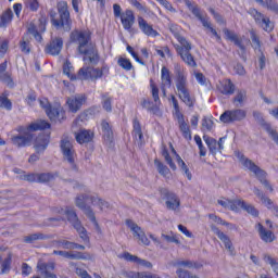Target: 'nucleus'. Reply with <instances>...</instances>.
<instances>
[{"label":"nucleus","instance_id":"f257e3e1","mask_svg":"<svg viewBox=\"0 0 278 278\" xmlns=\"http://www.w3.org/2000/svg\"><path fill=\"white\" fill-rule=\"evenodd\" d=\"M175 84L178 98L188 108H194V99L190 96V89H188V72L179 63L174 65Z\"/></svg>","mask_w":278,"mask_h":278},{"label":"nucleus","instance_id":"f03ea898","mask_svg":"<svg viewBox=\"0 0 278 278\" xmlns=\"http://www.w3.org/2000/svg\"><path fill=\"white\" fill-rule=\"evenodd\" d=\"M42 129H51V124L47 121H40L37 123H33L28 126H18L17 131L20 135L13 136L11 138V142L15 147H29L31 144V140H34V135H31V131H40Z\"/></svg>","mask_w":278,"mask_h":278},{"label":"nucleus","instance_id":"7ed1b4c3","mask_svg":"<svg viewBox=\"0 0 278 278\" xmlns=\"http://www.w3.org/2000/svg\"><path fill=\"white\" fill-rule=\"evenodd\" d=\"M169 30L173 33L176 40H178L179 45H175L176 53L180 56L182 62L187 64V66H191V68H197V61H194V55L190 53L192 51V43L186 40V38L179 35V26L172 24L169 26Z\"/></svg>","mask_w":278,"mask_h":278},{"label":"nucleus","instance_id":"20e7f679","mask_svg":"<svg viewBox=\"0 0 278 278\" xmlns=\"http://www.w3.org/2000/svg\"><path fill=\"white\" fill-rule=\"evenodd\" d=\"M59 18L55 17V13H51V22L56 29H64V31H71V12H68V3L61 1L58 3Z\"/></svg>","mask_w":278,"mask_h":278},{"label":"nucleus","instance_id":"39448f33","mask_svg":"<svg viewBox=\"0 0 278 278\" xmlns=\"http://www.w3.org/2000/svg\"><path fill=\"white\" fill-rule=\"evenodd\" d=\"M237 157L240 160L242 166H244V168H248V170H250L251 173L255 174V177H257L258 181L264 185V187L269 190V192H273V186H270V182H268L266 180V172L262 168H260V166L255 165V163L253 161H251L250 159H247L244 154H240L238 153Z\"/></svg>","mask_w":278,"mask_h":278},{"label":"nucleus","instance_id":"423d86ee","mask_svg":"<svg viewBox=\"0 0 278 278\" xmlns=\"http://www.w3.org/2000/svg\"><path fill=\"white\" fill-rule=\"evenodd\" d=\"M103 75H110V67L102 66L101 68H94L92 66H83L78 71V79L97 81V79H101Z\"/></svg>","mask_w":278,"mask_h":278},{"label":"nucleus","instance_id":"0eeeda50","mask_svg":"<svg viewBox=\"0 0 278 278\" xmlns=\"http://www.w3.org/2000/svg\"><path fill=\"white\" fill-rule=\"evenodd\" d=\"M70 40L71 42H74L75 45H78V52L86 51V47H89V45H92L90 42L91 37H90V31L88 30H73L70 35Z\"/></svg>","mask_w":278,"mask_h":278},{"label":"nucleus","instance_id":"6e6552de","mask_svg":"<svg viewBox=\"0 0 278 278\" xmlns=\"http://www.w3.org/2000/svg\"><path fill=\"white\" fill-rule=\"evenodd\" d=\"M170 99L174 105V110L176 112L179 129L184 138L186 140H192V131H190V126H188V123H186L184 114H181V111L179 110V101H177V98H175V96H172Z\"/></svg>","mask_w":278,"mask_h":278},{"label":"nucleus","instance_id":"1a4fd4ad","mask_svg":"<svg viewBox=\"0 0 278 278\" xmlns=\"http://www.w3.org/2000/svg\"><path fill=\"white\" fill-rule=\"evenodd\" d=\"M248 14H250V16L254 18L256 25H258L261 29H264V31H267V34H270V31L275 29V24L270 21V17H267L256 9H249Z\"/></svg>","mask_w":278,"mask_h":278},{"label":"nucleus","instance_id":"9d476101","mask_svg":"<svg viewBox=\"0 0 278 278\" xmlns=\"http://www.w3.org/2000/svg\"><path fill=\"white\" fill-rule=\"evenodd\" d=\"M65 216H67L68 223H71L74 229H76L77 233L79 235V238H81V240L84 241L88 240L86 228L83 227L79 217H77V213H75V210L73 207H66Z\"/></svg>","mask_w":278,"mask_h":278},{"label":"nucleus","instance_id":"9b49d317","mask_svg":"<svg viewBox=\"0 0 278 278\" xmlns=\"http://www.w3.org/2000/svg\"><path fill=\"white\" fill-rule=\"evenodd\" d=\"M160 194H161V199L165 201V205L167 210H172L173 212H175L179 207V205H181V200H179V197H177V193L166 188H161Z\"/></svg>","mask_w":278,"mask_h":278},{"label":"nucleus","instance_id":"f8f14e48","mask_svg":"<svg viewBox=\"0 0 278 278\" xmlns=\"http://www.w3.org/2000/svg\"><path fill=\"white\" fill-rule=\"evenodd\" d=\"M61 150L64 156V160H66L72 168V170H79L77 165L75 164V149L73 148V143L68 141V139H63L61 141Z\"/></svg>","mask_w":278,"mask_h":278},{"label":"nucleus","instance_id":"ddd939ff","mask_svg":"<svg viewBox=\"0 0 278 278\" xmlns=\"http://www.w3.org/2000/svg\"><path fill=\"white\" fill-rule=\"evenodd\" d=\"M244 118H247V111L242 109H235L224 112L220 115L219 121H222V123H236L244 121Z\"/></svg>","mask_w":278,"mask_h":278},{"label":"nucleus","instance_id":"4468645a","mask_svg":"<svg viewBox=\"0 0 278 278\" xmlns=\"http://www.w3.org/2000/svg\"><path fill=\"white\" fill-rule=\"evenodd\" d=\"M46 114L52 123H62L66 121V111H64L62 105H49L46 110Z\"/></svg>","mask_w":278,"mask_h":278},{"label":"nucleus","instance_id":"2eb2a0df","mask_svg":"<svg viewBox=\"0 0 278 278\" xmlns=\"http://www.w3.org/2000/svg\"><path fill=\"white\" fill-rule=\"evenodd\" d=\"M78 53H80V55H85L83 58L84 62H90V64L94 65L99 64V50L94 43L87 46L84 52L79 51Z\"/></svg>","mask_w":278,"mask_h":278},{"label":"nucleus","instance_id":"dca6fc26","mask_svg":"<svg viewBox=\"0 0 278 278\" xmlns=\"http://www.w3.org/2000/svg\"><path fill=\"white\" fill-rule=\"evenodd\" d=\"M53 255H60L65 260H92V256L88 253H83L79 251H62V250H54L52 252Z\"/></svg>","mask_w":278,"mask_h":278},{"label":"nucleus","instance_id":"f3484780","mask_svg":"<svg viewBox=\"0 0 278 278\" xmlns=\"http://www.w3.org/2000/svg\"><path fill=\"white\" fill-rule=\"evenodd\" d=\"M64 47V40L61 37L51 38L50 42L46 46L45 51L49 55H60Z\"/></svg>","mask_w":278,"mask_h":278},{"label":"nucleus","instance_id":"a211bd4d","mask_svg":"<svg viewBox=\"0 0 278 278\" xmlns=\"http://www.w3.org/2000/svg\"><path fill=\"white\" fill-rule=\"evenodd\" d=\"M66 103L68 105L70 112L73 114H77L81 110V105L86 103V96L85 94H75L67 98Z\"/></svg>","mask_w":278,"mask_h":278},{"label":"nucleus","instance_id":"6ab92c4d","mask_svg":"<svg viewBox=\"0 0 278 278\" xmlns=\"http://www.w3.org/2000/svg\"><path fill=\"white\" fill-rule=\"evenodd\" d=\"M211 230L213 231V233H215V236H217V238H219L220 241H223L225 249L228 250L230 255H235L236 248H233V243L231 242L229 236L220 231V229H218V227H216L215 225L211 226Z\"/></svg>","mask_w":278,"mask_h":278},{"label":"nucleus","instance_id":"aec40b11","mask_svg":"<svg viewBox=\"0 0 278 278\" xmlns=\"http://www.w3.org/2000/svg\"><path fill=\"white\" fill-rule=\"evenodd\" d=\"M137 23H138V27L140 29V31H142V34H144V36H148L150 38H157V36H160V33L157 30H155L153 28V26L151 24H149V22H147V20H144V17L138 16Z\"/></svg>","mask_w":278,"mask_h":278},{"label":"nucleus","instance_id":"412c9836","mask_svg":"<svg viewBox=\"0 0 278 278\" xmlns=\"http://www.w3.org/2000/svg\"><path fill=\"white\" fill-rule=\"evenodd\" d=\"M37 270H39L42 278H58V275L51 273L52 270H55V263L53 262L46 263L39 261L37 263Z\"/></svg>","mask_w":278,"mask_h":278},{"label":"nucleus","instance_id":"4be33fe9","mask_svg":"<svg viewBox=\"0 0 278 278\" xmlns=\"http://www.w3.org/2000/svg\"><path fill=\"white\" fill-rule=\"evenodd\" d=\"M121 23L126 31H131V28L136 24V15L132 10L127 9L122 13Z\"/></svg>","mask_w":278,"mask_h":278},{"label":"nucleus","instance_id":"5701e85b","mask_svg":"<svg viewBox=\"0 0 278 278\" xmlns=\"http://www.w3.org/2000/svg\"><path fill=\"white\" fill-rule=\"evenodd\" d=\"M217 90L222 94L231 96L236 92V85L231 81V79H224L217 84Z\"/></svg>","mask_w":278,"mask_h":278},{"label":"nucleus","instance_id":"b1692460","mask_svg":"<svg viewBox=\"0 0 278 278\" xmlns=\"http://www.w3.org/2000/svg\"><path fill=\"white\" fill-rule=\"evenodd\" d=\"M256 229L258 231L261 240L266 243L275 242V232L266 229L262 224H256Z\"/></svg>","mask_w":278,"mask_h":278},{"label":"nucleus","instance_id":"393cba45","mask_svg":"<svg viewBox=\"0 0 278 278\" xmlns=\"http://www.w3.org/2000/svg\"><path fill=\"white\" fill-rule=\"evenodd\" d=\"M224 36H226V40H230V42H233L236 47H239L241 51H245L244 45H242V39L238 38V35L229 28H224L223 29Z\"/></svg>","mask_w":278,"mask_h":278},{"label":"nucleus","instance_id":"a878e982","mask_svg":"<svg viewBox=\"0 0 278 278\" xmlns=\"http://www.w3.org/2000/svg\"><path fill=\"white\" fill-rule=\"evenodd\" d=\"M34 147L37 153H43V151L47 150V147H49V136L39 135L35 140Z\"/></svg>","mask_w":278,"mask_h":278},{"label":"nucleus","instance_id":"bb28decb","mask_svg":"<svg viewBox=\"0 0 278 278\" xmlns=\"http://www.w3.org/2000/svg\"><path fill=\"white\" fill-rule=\"evenodd\" d=\"M101 129L104 140L106 142H112V140H114V131L112 130V124L104 119L101 122Z\"/></svg>","mask_w":278,"mask_h":278},{"label":"nucleus","instance_id":"cd10ccee","mask_svg":"<svg viewBox=\"0 0 278 278\" xmlns=\"http://www.w3.org/2000/svg\"><path fill=\"white\" fill-rule=\"evenodd\" d=\"M237 207L238 212L241 208L244 210V212H248V214H251V216H260V211H257V208H255V206H253L252 204L244 202V200H238Z\"/></svg>","mask_w":278,"mask_h":278},{"label":"nucleus","instance_id":"c85d7f7f","mask_svg":"<svg viewBox=\"0 0 278 278\" xmlns=\"http://www.w3.org/2000/svg\"><path fill=\"white\" fill-rule=\"evenodd\" d=\"M51 236L45 235L42 232H36L24 237V242L26 244H34V242H38V240H50Z\"/></svg>","mask_w":278,"mask_h":278},{"label":"nucleus","instance_id":"c756f323","mask_svg":"<svg viewBox=\"0 0 278 278\" xmlns=\"http://www.w3.org/2000/svg\"><path fill=\"white\" fill-rule=\"evenodd\" d=\"M161 81L163 88H170L173 86V78H170V70L166 66H163L161 70Z\"/></svg>","mask_w":278,"mask_h":278},{"label":"nucleus","instance_id":"7c9ffc66","mask_svg":"<svg viewBox=\"0 0 278 278\" xmlns=\"http://www.w3.org/2000/svg\"><path fill=\"white\" fill-rule=\"evenodd\" d=\"M176 266L178 268H194L195 270L203 268V264L191 260L177 261Z\"/></svg>","mask_w":278,"mask_h":278},{"label":"nucleus","instance_id":"2f4dec72","mask_svg":"<svg viewBox=\"0 0 278 278\" xmlns=\"http://www.w3.org/2000/svg\"><path fill=\"white\" fill-rule=\"evenodd\" d=\"M93 138V134L90 130L83 129L76 134V142L79 144H85L86 142H90Z\"/></svg>","mask_w":278,"mask_h":278},{"label":"nucleus","instance_id":"473e14b6","mask_svg":"<svg viewBox=\"0 0 278 278\" xmlns=\"http://www.w3.org/2000/svg\"><path fill=\"white\" fill-rule=\"evenodd\" d=\"M256 3H260V5H263V8H266L269 10V12H273L278 16V3L275 0H255Z\"/></svg>","mask_w":278,"mask_h":278},{"label":"nucleus","instance_id":"72a5a7b5","mask_svg":"<svg viewBox=\"0 0 278 278\" xmlns=\"http://www.w3.org/2000/svg\"><path fill=\"white\" fill-rule=\"evenodd\" d=\"M203 140H204L205 144H207L210 153H212V155H216V153L218 151V141H216V139H214L207 135L203 136Z\"/></svg>","mask_w":278,"mask_h":278},{"label":"nucleus","instance_id":"f704fd0d","mask_svg":"<svg viewBox=\"0 0 278 278\" xmlns=\"http://www.w3.org/2000/svg\"><path fill=\"white\" fill-rule=\"evenodd\" d=\"M245 101H247V90L244 89L238 90L232 100L236 108H242Z\"/></svg>","mask_w":278,"mask_h":278},{"label":"nucleus","instance_id":"c9c22d12","mask_svg":"<svg viewBox=\"0 0 278 278\" xmlns=\"http://www.w3.org/2000/svg\"><path fill=\"white\" fill-rule=\"evenodd\" d=\"M218 205H222V207H225L226 210H231V212H238V200H218Z\"/></svg>","mask_w":278,"mask_h":278},{"label":"nucleus","instance_id":"e433bc0d","mask_svg":"<svg viewBox=\"0 0 278 278\" xmlns=\"http://www.w3.org/2000/svg\"><path fill=\"white\" fill-rule=\"evenodd\" d=\"M189 9L193 16H195V18H198L202 25L207 26V21H210V17H207V15L204 16L199 7H189Z\"/></svg>","mask_w":278,"mask_h":278},{"label":"nucleus","instance_id":"4c0bfd02","mask_svg":"<svg viewBox=\"0 0 278 278\" xmlns=\"http://www.w3.org/2000/svg\"><path fill=\"white\" fill-rule=\"evenodd\" d=\"M8 97H10V93H8V91H4L0 94V108L7 110L8 112H11L12 101L8 99Z\"/></svg>","mask_w":278,"mask_h":278},{"label":"nucleus","instance_id":"58836bf2","mask_svg":"<svg viewBox=\"0 0 278 278\" xmlns=\"http://www.w3.org/2000/svg\"><path fill=\"white\" fill-rule=\"evenodd\" d=\"M14 16V13L11 9H8L4 11L0 16V27H8L9 23H12V18Z\"/></svg>","mask_w":278,"mask_h":278},{"label":"nucleus","instance_id":"ea45409f","mask_svg":"<svg viewBox=\"0 0 278 278\" xmlns=\"http://www.w3.org/2000/svg\"><path fill=\"white\" fill-rule=\"evenodd\" d=\"M132 136L137 139L142 141L143 135H142V126H140V121L138 118H135L132 122Z\"/></svg>","mask_w":278,"mask_h":278},{"label":"nucleus","instance_id":"a19ab883","mask_svg":"<svg viewBox=\"0 0 278 278\" xmlns=\"http://www.w3.org/2000/svg\"><path fill=\"white\" fill-rule=\"evenodd\" d=\"M254 194H256V197L262 201V203H264V205H266V207H268V210L273 207V200L269 198H266V195H264V192H262V190L254 188Z\"/></svg>","mask_w":278,"mask_h":278},{"label":"nucleus","instance_id":"79ce46f5","mask_svg":"<svg viewBox=\"0 0 278 278\" xmlns=\"http://www.w3.org/2000/svg\"><path fill=\"white\" fill-rule=\"evenodd\" d=\"M91 197L92 195L89 193L78 195L76 198V207H79V210H86V203H88V201H90Z\"/></svg>","mask_w":278,"mask_h":278},{"label":"nucleus","instance_id":"37998d69","mask_svg":"<svg viewBox=\"0 0 278 278\" xmlns=\"http://www.w3.org/2000/svg\"><path fill=\"white\" fill-rule=\"evenodd\" d=\"M0 81H2V84H5L8 88H14L15 86L14 79H12V74L10 72L0 73Z\"/></svg>","mask_w":278,"mask_h":278},{"label":"nucleus","instance_id":"c03bdc74","mask_svg":"<svg viewBox=\"0 0 278 278\" xmlns=\"http://www.w3.org/2000/svg\"><path fill=\"white\" fill-rule=\"evenodd\" d=\"M154 166H156L159 174L163 177H166L170 174V169L168 168V166L164 165V163H162L157 159L154 160Z\"/></svg>","mask_w":278,"mask_h":278},{"label":"nucleus","instance_id":"a18cd8bd","mask_svg":"<svg viewBox=\"0 0 278 278\" xmlns=\"http://www.w3.org/2000/svg\"><path fill=\"white\" fill-rule=\"evenodd\" d=\"M90 203H92L93 205H98V207H100V210H109L110 208V203L103 201L102 199H100L97 195H92L90 198Z\"/></svg>","mask_w":278,"mask_h":278},{"label":"nucleus","instance_id":"49530a36","mask_svg":"<svg viewBox=\"0 0 278 278\" xmlns=\"http://www.w3.org/2000/svg\"><path fill=\"white\" fill-rule=\"evenodd\" d=\"M176 162L178 166L181 168L182 173H185V175L187 176V179H192V174L190 173L188 165H186V162L181 160V156H179V154L176 155Z\"/></svg>","mask_w":278,"mask_h":278},{"label":"nucleus","instance_id":"de8ad7c7","mask_svg":"<svg viewBox=\"0 0 278 278\" xmlns=\"http://www.w3.org/2000/svg\"><path fill=\"white\" fill-rule=\"evenodd\" d=\"M263 260L265 264H269L275 275L278 277V262L275 258H273V256H270L269 254H264Z\"/></svg>","mask_w":278,"mask_h":278},{"label":"nucleus","instance_id":"09e8293b","mask_svg":"<svg viewBox=\"0 0 278 278\" xmlns=\"http://www.w3.org/2000/svg\"><path fill=\"white\" fill-rule=\"evenodd\" d=\"M127 227H129L130 231H132L134 238L138 237V235L142 233V228L138 226V224L134 223L131 219L126 220Z\"/></svg>","mask_w":278,"mask_h":278},{"label":"nucleus","instance_id":"8fccbe9b","mask_svg":"<svg viewBox=\"0 0 278 278\" xmlns=\"http://www.w3.org/2000/svg\"><path fill=\"white\" fill-rule=\"evenodd\" d=\"M73 241L64 240V239H59L54 241V244H56L58 249H65L67 251H73L74 247Z\"/></svg>","mask_w":278,"mask_h":278},{"label":"nucleus","instance_id":"3c124183","mask_svg":"<svg viewBox=\"0 0 278 278\" xmlns=\"http://www.w3.org/2000/svg\"><path fill=\"white\" fill-rule=\"evenodd\" d=\"M53 179H55V174H51V173L37 174L38 184H47V181H53Z\"/></svg>","mask_w":278,"mask_h":278},{"label":"nucleus","instance_id":"603ef678","mask_svg":"<svg viewBox=\"0 0 278 278\" xmlns=\"http://www.w3.org/2000/svg\"><path fill=\"white\" fill-rule=\"evenodd\" d=\"M176 275L178 278H199L197 274L185 268H177Z\"/></svg>","mask_w":278,"mask_h":278},{"label":"nucleus","instance_id":"864d4df0","mask_svg":"<svg viewBox=\"0 0 278 278\" xmlns=\"http://www.w3.org/2000/svg\"><path fill=\"white\" fill-rule=\"evenodd\" d=\"M102 108L105 112H112V98L108 93L102 94Z\"/></svg>","mask_w":278,"mask_h":278},{"label":"nucleus","instance_id":"5fc2aeb1","mask_svg":"<svg viewBox=\"0 0 278 278\" xmlns=\"http://www.w3.org/2000/svg\"><path fill=\"white\" fill-rule=\"evenodd\" d=\"M150 88H151L152 99H154V102L162 103L160 101V88H157V86L155 85V83H153V80H150Z\"/></svg>","mask_w":278,"mask_h":278},{"label":"nucleus","instance_id":"6e6d98bb","mask_svg":"<svg viewBox=\"0 0 278 278\" xmlns=\"http://www.w3.org/2000/svg\"><path fill=\"white\" fill-rule=\"evenodd\" d=\"M214 129V121L210 117L202 118V131H212Z\"/></svg>","mask_w":278,"mask_h":278},{"label":"nucleus","instance_id":"4d7b16f0","mask_svg":"<svg viewBox=\"0 0 278 278\" xmlns=\"http://www.w3.org/2000/svg\"><path fill=\"white\" fill-rule=\"evenodd\" d=\"M70 266H74L75 273L78 277H80V278H92V276H90V274H88V271L86 269L77 267V263L71 262Z\"/></svg>","mask_w":278,"mask_h":278},{"label":"nucleus","instance_id":"13d9d810","mask_svg":"<svg viewBox=\"0 0 278 278\" xmlns=\"http://www.w3.org/2000/svg\"><path fill=\"white\" fill-rule=\"evenodd\" d=\"M162 155L165 159V162L168 164L169 168H172V170H177V165H175L173 162V159L170 157V154L166 148L163 149Z\"/></svg>","mask_w":278,"mask_h":278},{"label":"nucleus","instance_id":"bf43d9fd","mask_svg":"<svg viewBox=\"0 0 278 278\" xmlns=\"http://www.w3.org/2000/svg\"><path fill=\"white\" fill-rule=\"evenodd\" d=\"M117 64L118 66H121V68H124V71H131L134 68L131 61H129V59L126 58H119Z\"/></svg>","mask_w":278,"mask_h":278},{"label":"nucleus","instance_id":"052dcab7","mask_svg":"<svg viewBox=\"0 0 278 278\" xmlns=\"http://www.w3.org/2000/svg\"><path fill=\"white\" fill-rule=\"evenodd\" d=\"M12 266V256H8L1 264V273L0 275H5L10 273V268Z\"/></svg>","mask_w":278,"mask_h":278},{"label":"nucleus","instance_id":"680f3d73","mask_svg":"<svg viewBox=\"0 0 278 278\" xmlns=\"http://www.w3.org/2000/svg\"><path fill=\"white\" fill-rule=\"evenodd\" d=\"M194 141L198 144L199 151H200V156L205 157L207 155V149L203 147V141L201 140V137L199 135L194 136Z\"/></svg>","mask_w":278,"mask_h":278},{"label":"nucleus","instance_id":"e2e57ef3","mask_svg":"<svg viewBox=\"0 0 278 278\" xmlns=\"http://www.w3.org/2000/svg\"><path fill=\"white\" fill-rule=\"evenodd\" d=\"M83 210L86 216L89 218V220H91V223H93L96 227H99V224L97 223V217L94 216V212H92V208L90 206H85V208Z\"/></svg>","mask_w":278,"mask_h":278},{"label":"nucleus","instance_id":"0e129e2a","mask_svg":"<svg viewBox=\"0 0 278 278\" xmlns=\"http://www.w3.org/2000/svg\"><path fill=\"white\" fill-rule=\"evenodd\" d=\"M83 210L86 216L89 218V220H91V223H93L96 227H99V224L97 223V217L94 216V212H92V208L90 206H85V208Z\"/></svg>","mask_w":278,"mask_h":278},{"label":"nucleus","instance_id":"69168bd1","mask_svg":"<svg viewBox=\"0 0 278 278\" xmlns=\"http://www.w3.org/2000/svg\"><path fill=\"white\" fill-rule=\"evenodd\" d=\"M250 36H251L253 49H255V50L258 49V51H260V49H262V43L260 41V37L257 36V34H255V31H251Z\"/></svg>","mask_w":278,"mask_h":278},{"label":"nucleus","instance_id":"338daca9","mask_svg":"<svg viewBox=\"0 0 278 278\" xmlns=\"http://www.w3.org/2000/svg\"><path fill=\"white\" fill-rule=\"evenodd\" d=\"M20 49L22 53L28 54L31 51V43H29V40L23 39L20 41Z\"/></svg>","mask_w":278,"mask_h":278},{"label":"nucleus","instance_id":"774afa93","mask_svg":"<svg viewBox=\"0 0 278 278\" xmlns=\"http://www.w3.org/2000/svg\"><path fill=\"white\" fill-rule=\"evenodd\" d=\"M28 33H30V35L34 36L37 42H42V35L38 33V29H36V26L30 25L28 27Z\"/></svg>","mask_w":278,"mask_h":278}]
</instances>
